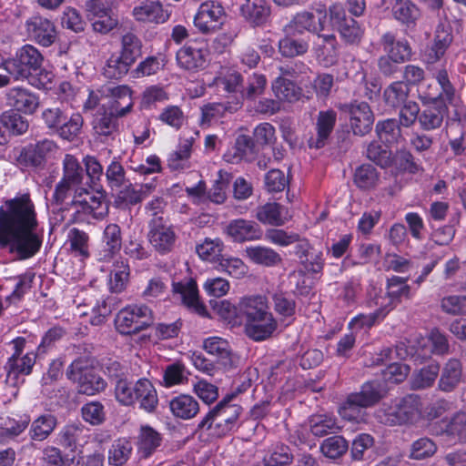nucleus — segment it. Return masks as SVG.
<instances>
[{"mask_svg": "<svg viewBox=\"0 0 466 466\" xmlns=\"http://www.w3.org/2000/svg\"><path fill=\"white\" fill-rule=\"evenodd\" d=\"M107 96H110L112 100L106 106L115 114L120 116L128 115L134 106L132 90L127 86H117L107 88Z\"/></svg>", "mask_w": 466, "mask_h": 466, "instance_id": "nucleus-27", "label": "nucleus"}, {"mask_svg": "<svg viewBox=\"0 0 466 466\" xmlns=\"http://www.w3.org/2000/svg\"><path fill=\"white\" fill-rule=\"evenodd\" d=\"M153 323V312L146 305L122 309L115 319L116 330L123 335L137 334Z\"/></svg>", "mask_w": 466, "mask_h": 466, "instance_id": "nucleus-8", "label": "nucleus"}, {"mask_svg": "<svg viewBox=\"0 0 466 466\" xmlns=\"http://www.w3.org/2000/svg\"><path fill=\"white\" fill-rule=\"evenodd\" d=\"M241 107L239 99L228 101L225 103H210L202 107V119L210 121L213 118L223 116L227 112L234 113Z\"/></svg>", "mask_w": 466, "mask_h": 466, "instance_id": "nucleus-51", "label": "nucleus"}, {"mask_svg": "<svg viewBox=\"0 0 466 466\" xmlns=\"http://www.w3.org/2000/svg\"><path fill=\"white\" fill-rule=\"evenodd\" d=\"M56 148V146L53 140L43 139L23 147L16 160L25 167H39L44 163L46 156Z\"/></svg>", "mask_w": 466, "mask_h": 466, "instance_id": "nucleus-19", "label": "nucleus"}, {"mask_svg": "<svg viewBox=\"0 0 466 466\" xmlns=\"http://www.w3.org/2000/svg\"><path fill=\"white\" fill-rule=\"evenodd\" d=\"M349 450V443L340 435H334L325 439L320 445L322 454L329 459L340 458Z\"/></svg>", "mask_w": 466, "mask_h": 466, "instance_id": "nucleus-56", "label": "nucleus"}, {"mask_svg": "<svg viewBox=\"0 0 466 466\" xmlns=\"http://www.w3.org/2000/svg\"><path fill=\"white\" fill-rule=\"evenodd\" d=\"M380 44L386 55L400 64L409 61L411 58L412 51L409 42L405 39L396 40V36L391 32L382 35Z\"/></svg>", "mask_w": 466, "mask_h": 466, "instance_id": "nucleus-26", "label": "nucleus"}, {"mask_svg": "<svg viewBox=\"0 0 466 466\" xmlns=\"http://www.w3.org/2000/svg\"><path fill=\"white\" fill-rule=\"evenodd\" d=\"M35 358L36 354L34 352H28L15 359V357H9L5 365L6 382L15 386L17 383L19 375H29L35 363Z\"/></svg>", "mask_w": 466, "mask_h": 466, "instance_id": "nucleus-25", "label": "nucleus"}, {"mask_svg": "<svg viewBox=\"0 0 466 466\" xmlns=\"http://www.w3.org/2000/svg\"><path fill=\"white\" fill-rule=\"evenodd\" d=\"M147 412H153L158 404L157 390L147 379L137 380V389L135 390V403Z\"/></svg>", "mask_w": 466, "mask_h": 466, "instance_id": "nucleus-39", "label": "nucleus"}, {"mask_svg": "<svg viewBox=\"0 0 466 466\" xmlns=\"http://www.w3.org/2000/svg\"><path fill=\"white\" fill-rule=\"evenodd\" d=\"M82 419L92 426H98L105 422L106 414L102 402L92 400L81 407Z\"/></svg>", "mask_w": 466, "mask_h": 466, "instance_id": "nucleus-60", "label": "nucleus"}, {"mask_svg": "<svg viewBox=\"0 0 466 466\" xmlns=\"http://www.w3.org/2000/svg\"><path fill=\"white\" fill-rule=\"evenodd\" d=\"M226 231L234 241L239 243L260 239L263 234L258 223L244 218L231 220Z\"/></svg>", "mask_w": 466, "mask_h": 466, "instance_id": "nucleus-22", "label": "nucleus"}, {"mask_svg": "<svg viewBox=\"0 0 466 466\" xmlns=\"http://www.w3.org/2000/svg\"><path fill=\"white\" fill-rule=\"evenodd\" d=\"M254 139L248 135H239L234 146L224 155L227 162L236 164L241 160L251 161L256 153Z\"/></svg>", "mask_w": 466, "mask_h": 466, "instance_id": "nucleus-29", "label": "nucleus"}, {"mask_svg": "<svg viewBox=\"0 0 466 466\" xmlns=\"http://www.w3.org/2000/svg\"><path fill=\"white\" fill-rule=\"evenodd\" d=\"M226 18L222 5L217 1L203 2L194 17V25L202 34H210L221 27Z\"/></svg>", "mask_w": 466, "mask_h": 466, "instance_id": "nucleus-12", "label": "nucleus"}, {"mask_svg": "<svg viewBox=\"0 0 466 466\" xmlns=\"http://www.w3.org/2000/svg\"><path fill=\"white\" fill-rule=\"evenodd\" d=\"M129 278V266L124 260H117L114 264V268L111 272V279L109 288L112 292H122L128 282Z\"/></svg>", "mask_w": 466, "mask_h": 466, "instance_id": "nucleus-61", "label": "nucleus"}, {"mask_svg": "<svg viewBox=\"0 0 466 466\" xmlns=\"http://www.w3.org/2000/svg\"><path fill=\"white\" fill-rule=\"evenodd\" d=\"M38 228L35 206L28 193L5 200L0 208V248L15 254L19 260L33 258L43 243Z\"/></svg>", "mask_w": 466, "mask_h": 466, "instance_id": "nucleus-1", "label": "nucleus"}, {"mask_svg": "<svg viewBox=\"0 0 466 466\" xmlns=\"http://www.w3.org/2000/svg\"><path fill=\"white\" fill-rule=\"evenodd\" d=\"M341 108L349 115L350 127L355 136L363 137L371 131L375 117L368 103L354 101Z\"/></svg>", "mask_w": 466, "mask_h": 466, "instance_id": "nucleus-15", "label": "nucleus"}, {"mask_svg": "<svg viewBox=\"0 0 466 466\" xmlns=\"http://www.w3.org/2000/svg\"><path fill=\"white\" fill-rule=\"evenodd\" d=\"M172 290L174 294L180 296L182 303L188 309L201 317L208 316L206 306L199 300L198 286L194 279L173 282Z\"/></svg>", "mask_w": 466, "mask_h": 466, "instance_id": "nucleus-18", "label": "nucleus"}, {"mask_svg": "<svg viewBox=\"0 0 466 466\" xmlns=\"http://www.w3.org/2000/svg\"><path fill=\"white\" fill-rule=\"evenodd\" d=\"M131 66L121 55H112L106 61L103 74L109 79H120L128 73Z\"/></svg>", "mask_w": 466, "mask_h": 466, "instance_id": "nucleus-57", "label": "nucleus"}, {"mask_svg": "<svg viewBox=\"0 0 466 466\" xmlns=\"http://www.w3.org/2000/svg\"><path fill=\"white\" fill-rule=\"evenodd\" d=\"M392 15L406 31L413 30L420 17V10L410 0H396L392 6Z\"/></svg>", "mask_w": 466, "mask_h": 466, "instance_id": "nucleus-28", "label": "nucleus"}, {"mask_svg": "<svg viewBox=\"0 0 466 466\" xmlns=\"http://www.w3.org/2000/svg\"><path fill=\"white\" fill-rule=\"evenodd\" d=\"M310 432L316 437H324L340 430L337 419L327 414H317L309 418Z\"/></svg>", "mask_w": 466, "mask_h": 466, "instance_id": "nucleus-44", "label": "nucleus"}, {"mask_svg": "<svg viewBox=\"0 0 466 466\" xmlns=\"http://www.w3.org/2000/svg\"><path fill=\"white\" fill-rule=\"evenodd\" d=\"M442 424V433L458 436L461 440L466 438V412L459 411L449 420H443Z\"/></svg>", "mask_w": 466, "mask_h": 466, "instance_id": "nucleus-64", "label": "nucleus"}, {"mask_svg": "<svg viewBox=\"0 0 466 466\" xmlns=\"http://www.w3.org/2000/svg\"><path fill=\"white\" fill-rule=\"evenodd\" d=\"M172 414L181 420H190L199 412V403L193 396L179 394L169 401Z\"/></svg>", "mask_w": 466, "mask_h": 466, "instance_id": "nucleus-36", "label": "nucleus"}, {"mask_svg": "<svg viewBox=\"0 0 466 466\" xmlns=\"http://www.w3.org/2000/svg\"><path fill=\"white\" fill-rule=\"evenodd\" d=\"M461 378V362L457 359H450L441 370L438 388L443 392H451L460 385Z\"/></svg>", "mask_w": 466, "mask_h": 466, "instance_id": "nucleus-31", "label": "nucleus"}, {"mask_svg": "<svg viewBox=\"0 0 466 466\" xmlns=\"http://www.w3.org/2000/svg\"><path fill=\"white\" fill-rule=\"evenodd\" d=\"M255 218L262 224L280 227L285 225L292 216L285 206L277 202H268L257 208Z\"/></svg>", "mask_w": 466, "mask_h": 466, "instance_id": "nucleus-23", "label": "nucleus"}, {"mask_svg": "<svg viewBox=\"0 0 466 466\" xmlns=\"http://www.w3.org/2000/svg\"><path fill=\"white\" fill-rule=\"evenodd\" d=\"M241 305L242 299H240L238 306L232 304L227 299H223L220 301H216L214 304H212V308L215 312L224 320L228 321L229 324L236 325L240 322V319L243 317Z\"/></svg>", "mask_w": 466, "mask_h": 466, "instance_id": "nucleus-52", "label": "nucleus"}, {"mask_svg": "<svg viewBox=\"0 0 466 466\" xmlns=\"http://www.w3.org/2000/svg\"><path fill=\"white\" fill-rule=\"evenodd\" d=\"M409 93L410 88L404 82L395 81L385 88L383 98L389 106L397 108L408 102Z\"/></svg>", "mask_w": 466, "mask_h": 466, "instance_id": "nucleus-50", "label": "nucleus"}, {"mask_svg": "<svg viewBox=\"0 0 466 466\" xmlns=\"http://www.w3.org/2000/svg\"><path fill=\"white\" fill-rule=\"evenodd\" d=\"M44 56L32 45H25L19 48L14 58L5 60L4 68L15 80L28 79L40 70Z\"/></svg>", "mask_w": 466, "mask_h": 466, "instance_id": "nucleus-5", "label": "nucleus"}, {"mask_svg": "<svg viewBox=\"0 0 466 466\" xmlns=\"http://www.w3.org/2000/svg\"><path fill=\"white\" fill-rule=\"evenodd\" d=\"M208 56L203 41H188L177 51L176 61L180 69L196 73L206 67Z\"/></svg>", "mask_w": 466, "mask_h": 466, "instance_id": "nucleus-10", "label": "nucleus"}, {"mask_svg": "<svg viewBox=\"0 0 466 466\" xmlns=\"http://www.w3.org/2000/svg\"><path fill=\"white\" fill-rule=\"evenodd\" d=\"M440 364L437 361H431L428 365L415 372L412 377L411 387L414 390H424L431 387L439 373Z\"/></svg>", "mask_w": 466, "mask_h": 466, "instance_id": "nucleus-46", "label": "nucleus"}, {"mask_svg": "<svg viewBox=\"0 0 466 466\" xmlns=\"http://www.w3.org/2000/svg\"><path fill=\"white\" fill-rule=\"evenodd\" d=\"M42 120L49 130L69 141L80 134L84 124V118L79 113H74L68 117L59 107L45 109Z\"/></svg>", "mask_w": 466, "mask_h": 466, "instance_id": "nucleus-6", "label": "nucleus"}, {"mask_svg": "<svg viewBox=\"0 0 466 466\" xmlns=\"http://www.w3.org/2000/svg\"><path fill=\"white\" fill-rule=\"evenodd\" d=\"M243 77L238 72H227L220 74L213 80V85L218 91H224L228 94H235V96L240 94L242 90Z\"/></svg>", "mask_w": 466, "mask_h": 466, "instance_id": "nucleus-49", "label": "nucleus"}, {"mask_svg": "<svg viewBox=\"0 0 466 466\" xmlns=\"http://www.w3.org/2000/svg\"><path fill=\"white\" fill-rule=\"evenodd\" d=\"M388 146H382L379 142L372 141L367 147L366 157L383 168L389 167L393 164V156Z\"/></svg>", "mask_w": 466, "mask_h": 466, "instance_id": "nucleus-54", "label": "nucleus"}, {"mask_svg": "<svg viewBox=\"0 0 466 466\" xmlns=\"http://www.w3.org/2000/svg\"><path fill=\"white\" fill-rule=\"evenodd\" d=\"M148 227V240L155 251L160 255L170 253L177 238L174 228L163 217L153 218Z\"/></svg>", "mask_w": 466, "mask_h": 466, "instance_id": "nucleus-11", "label": "nucleus"}, {"mask_svg": "<svg viewBox=\"0 0 466 466\" xmlns=\"http://www.w3.org/2000/svg\"><path fill=\"white\" fill-rule=\"evenodd\" d=\"M436 451V443L428 437H421L412 442L409 457L420 461L432 457Z\"/></svg>", "mask_w": 466, "mask_h": 466, "instance_id": "nucleus-63", "label": "nucleus"}, {"mask_svg": "<svg viewBox=\"0 0 466 466\" xmlns=\"http://www.w3.org/2000/svg\"><path fill=\"white\" fill-rule=\"evenodd\" d=\"M353 180L359 188L370 190L378 185L380 175L375 167L370 164H363L356 168Z\"/></svg>", "mask_w": 466, "mask_h": 466, "instance_id": "nucleus-48", "label": "nucleus"}, {"mask_svg": "<svg viewBox=\"0 0 466 466\" xmlns=\"http://www.w3.org/2000/svg\"><path fill=\"white\" fill-rule=\"evenodd\" d=\"M133 15L141 22L163 23L166 20L162 5L157 0H147L141 5L136 6Z\"/></svg>", "mask_w": 466, "mask_h": 466, "instance_id": "nucleus-42", "label": "nucleus"}, {"mask_svg": "<svg viewBox=\"0 0 466 466\" xmlns=\"http://www.w3.org/2000/svg\"><path fill=\"white\" fill-rule=\"evenodd\" d=\"M66 377L76 386L79 394L94 396L105 390L106 382L82 359L74 360L66 370Z\"/></svg>", "mask_w": 466, "mask_h": 466, "instance_id": "nucleus-7", "label": "nucleus"}, {"mask_svg": "<svg viewBox=\"0 0 466 466\" xmlns=\"http://www.w3.org/2000/svg\"><path fill=\"white\" fill-rule=\"evenodd\" d=\"M387 394L384 385L378 380L367 381L360 391L350 393L339 409V415L350 421H358L361 410L380 402Z\"/></svg>", "mask_w": 466, "mask_h": 466, "instance_id": "nucleus-4", "label": "nucleus"}, {"mask_svg": "<svg viewBox=\"0 0 466 466\" xmlns=\"http://www.w3.org/2000/svg\"><path fill=\"white\" fill-rule=\"evenodd\" d=\"M105 177L112 191L122 188L129 180L126 177V171L122 164L114 158L106 169Z\"/></svg>", "mask_w": 466, "mask_h": 466, "instance_id": "nucleus-62", "label": "nucleus"}, {"mask_svg": "<svg viewBox=\"0 0 466 466\" xmlns=\"http://www.w3.org/2000/svg\"><path fill=\"white\" fill-rule=\"evenodd\" d=\"M56 417L52 414H43L31 424L29 435L31 440L43 441L46 440L56 427Z\"/></svg>", "mask_w": 466, "mask_h": 466, "instance_id": "nucleus-43", "label": "nucleus"}, {"mask_svg": "<svg viewBox=\"0 0 466 466\" xmlns=\"http://www.w3.org/2000/svg\"><path fill=\"white\" fill-rule=\"evenodd\" d=\"M162 437L150 426H142L137 436V450L139 458L150 457L161 445Z\"/></svg>", "mask_w": 466, "mask_h": 466, "instance_id": "nucleus-34", "label": "nucleus"}, {"mask_svg": "<svg viewBox=\"0 0 466 466\" xmlns=\"http://www.w3.org/2000/svg\"><path fill=\"white\" fill-rule=\"evenodd\" d=\"M0 123L13 136L23 135L29 127L27 119L14 109L5 111L0 116Z\"/></svg>", "mask_w": 466, "mask_h": 466, "instance_id": "nucleus-45", "label": "nucleus"}, {"mask_svg": "<svg viewBox=\"0 0 466 466\" xmlns=\"http://www.w3.org/2000/svg\"><path fill=\"white\" fill-rule=\"evenodd\" d=\"M337 39L333 34H318L315 42V54L317 59L325 66L335 64L338 56Z\"/></svg>", "mask_w": 466, "mask_h": 466, "instance_id": "nucleus-32", "label": "nucleus"}, {"mask_svg": "<svg viewBox=\"0 0 466 466\" xmlns=\"http://www.w3.org/2000/svg\"><path fill=\"white\" fill-rule=\"evenodd\" d=\"M295 459L293 449L282 442L272 444L263 457L264 466H289Z\"/></svg>", "mask_w": 466, "mask_h": 466, "instance_id": "nucleus-37", "label": "nucleus"}, {"mask_svg": "<svg viewBox=\"0 0 466 466\" xmlns=\"http://www.w3.org/2000/svg\"><path fill=\"white\" fill-rule=\"evenodd\" d=\"M103 243L108 257L116 254L122 247L121 228L117 224H108L103 232Z\"/></svg>", "mask_w": 466, "mask_h": 466, "instance_id": "nucleus-59", "label": "nucleus"}, {"mask_svg": "<svg viewBox=\"0 0 466 466\" xmlns=\"http://www.w3.org/2000/svg\"><path fill=\"white\" fill-rule=\"evenodd\" d=\"M329 18L332 25L337 27L341 37L349 44H358L363 36V29L359 23L347 16L342 5L334 4L329 8Z\"/></svg>", "mask_w": 466, "mask_h": 466, "instance_id": "nucleus-14", "label": "nucleus"}, {"mask_svg": "<svg viewBox=\"0 0 466 466\" xmlns=\"http://www.w3.org/2000/svg\"><path fill=\"white\" fill-rule=\"evenodd\" d=\"M422 403L419 395L408 394L395 399L390 404H383L378 410L380 421L388 426H410L421 419Z\"/></svg>", "mask_w": 466, "mask_h": 466, "instance_id": "nucleus-3", "label": "nucleus"}, {"mask_svg": "<svg viewBox=\"0 0 466 466\" xmlns=\"http://www.w3.org/2000/svg\"><path fill=\"white\" fill-rule=\"evenodd\" d=\"M337 122V113L332 109L319 112L316 123V137H310L308 145L310 148L319 149L326 146Z\"/></svg>", "mask_w": 466, "mask_h": 466, "instance_id": "nucleus-20", "label": "nucleus"}, {"mask_svg": "<svg viewBox=\"0 0 466 466\" xmlns=\"http://www.w3.org/2000/svg\"><path fill=\"white\" fill-rule=\"evenodd\" d=\"M95 190L96 194H92L84 187L75 189L71 206L75 208L76 214L87 215L95 219H102L107 215L108 208L105 201L103 189Z\"/></svg>", "mask_w": 466, "mask_h": 466, "instance_id": "nucleus-9", "label": "nucleus"}, {"mask_svg": "<svg viewBox=\"0 0 466 466\" xmlns=\"http://www.w3.org/2000/svg\"><path fill=\"white\" fill-rule=\"evenodd\" d=\"M245 252L251 262L264 267H276L282 262L281 256L269 247L250 246L246 248Z\"/></svg>", "mask_w": 466, "mask_h": 466, "instance_id": "nucleus-38", "label": "nucleus"}, {"mask_svg": "<svg viewBox=\"0 0 466 466\" xmlns=\"http://www.w3.org/2000/svg\"><path fill=\"white\" fill-rule=\"evenodd\" d=\"M120 117L106 106L99 109L92 122L96 139L108 145L116 140L120 135Z\"/></svg>", "mask_w": 466, "mask_h": 466, "instance_id": "nucleus-13", "label": "nucleus"}, {"mask_svg": "<svg viewBox=\"0 0 466 466\" xmlns=\"http://www.w3.org/2000/svg\"><path fill=\"white\" fill-rule=\"evenodd\" d=\"M240 12L251 25L261 26L269 19L271 9L266 0H244Z\"/></svg>", "mask_w": 466, "mask_h": 466, "instance_id": "nucleus-24", "label": "nucleus"}, {"mask_svg": "<svg viewBox=\"0 0 466 466\" xmlns=\"http://www.w3.org/2000/svg\"><path fill=\"white\" fill-rule=\"evenodd\" d=\"M120 55L134 65L142 55V42L139 37L133 33L124 35L121 39Z\"/></svg>", "mask_w": 466, "mask_h": 466, "instance_id": "nucleus-58", "label": "nucleus"}, {"mask_svg": "<svg viewBox=\"0 0 466 466\" xmlns=\"http://www.w3.org/2000/svg\"><path fill=\"white\" fill-rule=\"evenodd\" d=\"M401 127L398 119L387 118L377 122L375 132L383 144L399 145L404 141Z\"/></svg>", "mask_w": 466, "mask_h": 466, "instance_id": "nucleus-33", "label": "nucleus"}, {"mask_svg": "<svg viewBox=\"0 0 466 466\" xmlns=\"http://www.w3.org/2000/svg\"><path fill=\"white\" fill-rule=\"evenodd\" d=\"M203 349L216 357V361L224 370H232L238 367L240 359L233 352L229 343L220 337H209L204 339Z\"/></svg>", "mask_w": 466, "mask_h": 466, "instance_id": "nucleus-16", "label": "nucleus"}, {"mask_svg": "<svg viewBox=\"0 0 466 466\" xmlns=\"http://www.w3.org/2000/svg\"><path fill=\"white\" fill-rule=\"evenodd\" d=\"M152 186L146 184L137 189L129 181L122 188L116 189L115 203L119 208L134 206L141 202L151 191Z\"/></svg>", "mask_w": 466, "mask_h": 466, "instance_id": "nucleus-35", "label": "nucleus"}, {"mask_svg": "<svg viewBox=\"0 0 466 466\" xmlns=\"http://www.w3.org/2000/svg\"><path fill=\"white\" fill-rule=\"evenodd\" d=\"M245 333L254 341L269 339L278 328V321L268 309L267 298L250 296L242 299Z\"/></svg>", "mask_w": 466, "mask_h": 466, "instance_id": "nucleus-2", "label": "nucleus"}, {"mask_svg": "<svg viewBox=\"0 0 466 466\" xmlns=\"http://www.w3.org/2000/svg\"><path fill=\"white\" fill-rule=\"evenodd\" d=\"M219 409H211L199 421L197 431H208L209 435L222 437L229 432L232 428L217 411Z\"/></svg>", "mask_w": 466, "mask_h": 466, "instance_id": "nucleus-40", "label": "nucleus"}, {"mask_svg": "<svg viewBox=\"0 0 466 466\" xmlns=\"http://www.w3.org/2000/svg\"><path fill=\"white\" fill-rule=\"evenodd\" d=\"M25 29L28 37L44 47L52 46L56 39L54 23L40 15L28 18L25 22Z\"/></svg>", "mask_w": 466, "mask_h": 466, "instance_id": "nucleus-17", "label": "nucleus"}, {"mask_svg": "<svg viewBox=\"0 0 466 466\" xmlns=\"http://www.w3.org/2000/svg\"><path fill=\"white\" fill-rule=\"evenodd\" d=\"M448 107L444 103L427 106L420 114L419 124L423 130L431 131L439 128L442 122Z\"/></svg>", "mask_w": 466, "mask_h": 466, "instance_id": "nucleus-41", "label": "nucleus"}, {"mask_svg": "<svg viewBox=\"0 0 466 466\" xmlns=\"http://www.w3.org/2000/svg\"><path fill=\"white\" fill-rule=\"evenodd\" d=\"M6 103L17 112L34 114L39 106V97L23 87H13L6 93Z\"/></svg>", "mask_w": 466, "mask_h": 466, "instance_id": "nucleus-21", "label": "nucleus"}, {"mask_svg": "<svg viewBox=\"0 0 466 466\" xmlns=\"http://www.w3.org/2000/svg\"><path fill=\"white\" fill-rule=\"evenodd\" d=\"M272 90L278 99L287 102L298 101L301 96V89L294 82L281 76L272 83Z\"/></svg>", "mask_w": 466, "mask_h": 466, "instance_id": "nucleus-47", "label": "nucleus"}, {"mask_svg": "<svg viewBox=\"0 0 466 466\" xmlns=\"http://www.w3.org/2000/svg\"><path fill=\"white\" fill-rule=\"evenodd\" d=\"M133 446L127 439H118L113 442L108 451V461L115 466L125 464L129 459Z\"/></svg>", "mask_w": 466, "mask_h": 466, "instance_id": "nucleus-55", "label": "nucleus"}, {"mask_svg": "<svg viewBox=\"0 0 466 466\" xmlns=\"http://www.w3.org/2000/svg\"><path fill=\"white\" fill-rule=\"evenodd\" d=\"M406 279L393 276L387 280V295L390 299L391 310L396 303L400 301L402 297L409 299L410 297V288L406 284Z\"/></svg>", "mask_w": 466, "mask_h": 466, "instance_id": "nucleus-53", "label": "nucleus"}, {"mask_svg": "<svg viewBox=\"0 0 466 466\" xmlns=\"http://www.w3.org/2000/svg\"><path fill=\"white\" fill-rule=\"evenodd\" d=\"M453 41L451 27L448 24H440L435 31L433 45L427 54V62L440 60Z\"/></svg>", "mask_w": 466, "mask_h": 466, "instance_id": "nucleus-30", "label": "nucleus"}]
</instances>
